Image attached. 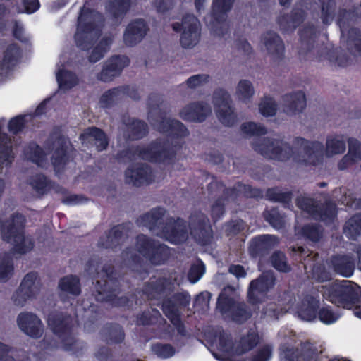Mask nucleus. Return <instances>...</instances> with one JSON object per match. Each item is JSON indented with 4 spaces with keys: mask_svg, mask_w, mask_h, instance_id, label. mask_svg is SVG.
I'll return each mask as SVG.
<instances>
[{
    "mask_svg": "<svg viewBox=\"0 0 361 361\" xmlns=\"http://www.w3.org/2000/svg\"><path fill=\"white\" fill-rule=\"evenodd\" d=\"M252 147L266 158L285 161L293 157L305 166H316L323 159V144L319 141H309L301 137L293 140V147L282 140L257 137L252 142Z\"/></svg>",
    "mask_w": 361,
    "mask_h": 361,
    "instance_id": "obj_1",
    "label": "nucleus"
},
{
    "mask_svg": "<svg viewBox=\"0 0 361 361\" xmlns=\"http://www.w3.org/2000/svg\"><path fill=\"white\" fill-rule=\"evenodd\" d=\"M85 270L96 279L94 296L98 302H110L116 305L128 303L127 297L117 298L118 282L114 265L111 263L102 265L99 257H92L87 262Z\"/></svg>",
    "mask_w": 361,
    "mask_h": 361,
    "instance_id": "obj_2",
    "label": "nucleus"
},
{
    "mask_svg": "<svg viewBox=\"0 0 361 361\" xmlns=\"http://www.w3.org/2000/svg\"><path fill=\"white\" fill-rule=\"evenodd\" d=\"M323 298L335 306L353 310L354 314L361 319V287L348 281H335L322 287Z\"/></svg>",
    "mask_w": 361,
    "mask_h": 361,
    "instance_id": "obj_3",
    "label": "nucleus"
},
{
    "mask_svg": "<svg viewBox=\"0 0 361 361\" xmlns=\"http://www.w3.org/2000/svg\"><path fill=\"white\" fill-rule=\"evenodd\" d=\"M102 16L93 10L81 9L78 18V27L75 34L76 44L82 50L90 49L102 34Z\"/></svg>",
    "mask_w": 361,
    "mask_h": 361,
    "instance_id": "obj_4",
    "label": "nucleus"
},
{
    "mask_svg": "<svg viewBox=\"0 0 361 361\" xmlns=\"http://www.w3.org/2000/svg\"><path fill=\"white\" fill-rule=\"evenodd\" d=\"M180 148L169 137H157L145 147L137 145V156L152 164L168 165L174 162Z\"/></svg>",
    "mask_w": 361,
    "mask_h": 361,
    "instance_id": "obj_5",
    "label": "nucleus"
},
{
    "mask_svg": "<svg viewBox=\"0 0 361 361\" xmlns=\"http://www.w3.org/2000/svg\"><path fill=\"white\" fill-rule=\"evenodd\" d=\"M161 102L157 94L152 93L149 96V114L154 125L161 133L166 134L173 138H183L189 135V130L180 121L166 118V113L160 110Z\"/></svg>",
    "mask_w": 361,
    "mask_h": 361,
    "instance_id": "obj_6",
    "label": "nucleus"
},
{
    "mask_svg": "<svg viewBox=\"0 0 361 361\" xmlns=\"http://www.w3.org/2000/svg\"><path fill=\"white\" fill-rule=\"evenodd\" d=\"M25 217L20 214H14L11 222L2 230L3 240L13 245L16 252L23 255L30 251L34 243L30 237L24 235Z\"/></svg>",
    "mask_w": 361,
    "mask_h": 361,
    "instance_id": "obj_7",
    "label": "nucleus"
},
{
    "mask_svg": "<svg viewBox=\"0 0 361 361\" xmlns=\"http://www.w3.org/2000/svg\"><path fill=\"white\" fill-rule=\"evenodd\" d=\"M190 295L188 292H178L171 297L165 298L161 302V310L176 329L178 335L186 336L187 330L181 319L180 308L186 307L190 305Z\"/></svg>",
    "mask_w": 361,
    "mask_h": 361,
    "instance_id": "obj_8",
    "label": "nucleus"
},
{
    "mask_svg": "<svg viewBox=\"0 0 361 361\" xmlns=\"http://www.w3.org/2000/svg\"><path fill=\"white\" fill-rule=\"evenodd\" d=\"M357 18V13L355 9H340L337 24L341 34L347 32L346 47L348 52L354 56H361V30L356 27H350Z\"/></svg>",
    "mask_w": 361,
    "mask_h": 361,
    "instance_id": "obj_9",
    "label": "nucleus"
},
{
    "mask_svg": "<svg viewBox=\"0 0 361 361\" xmlns=\"http://www.w3.org/2000/svg\"><path fill=\"white\" fill-rule=\"evenodd\" d=\"M137 252L152 265H162L170 259L169 246L146 235H137Z\"/></svg>",
    "mask_w": 361,
    "mask_h": 361,
    "instance_id": "obj_10",
    "label": "nucleus"
},
{
    "mask_svg": "<svg viewBox=\"0 0 361 361\" xmlns=\"http://www.w3.org/2000/svg\"><path fill=\"white\" fill-rule=\"evenodd\" d=\"M216 305L222 314L228 315L238 324H244L252 316L251 308L244 301H236L224 293L219 294Z\"/></svg>",
    "mask_w": 361,
    "mask_h": 361,
    "instance_id": "obj_11",
    "label": "nucleus"
},
{
    "mask_svg": "<svg viewBox=\"0 0 361 361\" xmlns=\"http://www.w3.org/2000/svg\"><path fill=\"white\" fill-rule=\"evenodd\" d=\"M190 235L201 246L209 245L214 238L212 226L208 216L200 211H195L189 216Z\"/></svg>",
    "mask_w": 361,
    "mask_h": 361,
    "instance_id": "obj_12",
    "label": "nucleus"
},
{
    "mask_svg": "<svg viewBox=\"0 0 361 361\" xmlns=\"http://www.w3.org/2000/svg\"><path fill=\"white\" fill-rule=\"evenodd\" d=\"M213 102L219 121L225 126H233L238 118L231 106V99L229 93L222 88L216 89L213 94Z\"/></svg>",
    "mask_w": 361,
    "mask_h": 361,
    "instance_id": "obj_13",
    "label": "nucleus"
},
{
    "mask_svg": "<svg viewBox=\"0 0 361 361\" xmlns=\"http://www.w3.org/2000/svg\"><path fill=\"white\" fill-rule=\"evenodd\" d=\"M279 350L282 361H319L318 348L308 341L302 343L300 349L283 344Z\"/></svg>",
    "mask_w": 361,
    "mask_h": 361,
    "instance_id": "obj_14",
    "label": "nucleus"
},
{
    "mask_svg": "<svg viewBox=\"0 0 361 361\" xmlns=\"http://www.w3.org/2000/svg\"><path fill=\"white\" fill-rule=\"evenodd\" d=\"M161 236L173 245L185 243L188 238L186 221L180 217H169L161 227Z\"/></svg>",
    "mask_w": 361,
    "mask_h": 361,
    "instance_id": "obj_15",
    "label": "nucleus"
},
{
    "mask_svg": "<svg viewBox=\"0 0 361 361\" xmlns=\"http://www.w3.org/2000/svg\"><path fill=\"white\" fill-rule=\"evenodd\" d=\"M133 228V224L130 222L114 226L99 238L97 246L104 249L116 248L129 237Z\"/></svg>",
    "mask_w": 361,
    "mask_h": 361,
    "instance_id": "obj_16",
    "label": "nucleus"
},
{
    "mask_svg": "<svg viewBox=\"0 0 361 361\" xmlns=\"http://www.w3.org/2000/svg\"><path fill=\"white\" fill-rule=\"evenodd\" d=\"M274 284L275 278L270 273H263L258 278L252 280L247 289V300L248 303L252 305L261 303Z\"/></svg>",
    "mask_w": 361,
    "mask_h": 361,
    "instance_id": "obj_17",
    "label": "nucleus"
},
{
    "mask_svg": "<svg viewBox=\"0 0 361 361\" xmlns=\"http://www.w3.org/2000/svg\"><path fill=\"white\" fill-rule=\"evenodd\" d=\"M129 62L126 56L115 55L110 57L104 63L101 71L97 75V79L104 82H111L121 74Z\"/></svg>",
    "mask_w": 361,
    "mask_h": 361,
    "instance_id": "obj_18",
    "label": "nucleus"
},
{
    "mask_svg": "<svg viewBox=\"0 0 361 361\" xmlns=\"http://www.w3.org/2000/svg\"><path fill=\"white\" fill-rule=\"evenodd\" d=\"M173 288V283L171 279L166 277L151 278L145 283L143 293L149 300H159L164 295L170 293Z\"/></svg>",
    "mask_w": 361,
    "mask_h": 361,
    "instance_id": "obj_19",
    "label": "nucleus"
},
{
    "mask_svg": "<svg viewBox=\"0 0 361 361\" xmlns=\"http://www.w3.org/2000/svg\"><path fill=\"white\" fill-rule=\"evenodd\" d=\"M210 106L204 102H194L184 106L180 111V118L188 122L202 123L211 114Z\"/></svg>",
    "mask_w": 361,
    "mask_h": 361,
    "instance_id": "obj_20",
    "label": "nucleus"
},
{
    "mask_svg": "<svg viewBox=\"0 0 361 361\" xmlns=\"http://www.w3.org/2000/svg\"><path fill=\"white\" fill-rule=\"evenodd\" d=\"M275 243L274 235L268 234L257 235L250 242L249 254L252 258H264L270 253Z\"/></svg>",
    "mask_w": 361,
    "mask_h": 361,
    "instance_id": "obj_21",
    "label": "nucleus"
},
{
    "mask_svg": "<svg viewBox=\"0 0 361 361\" xmlns=\"http://www.w3.org/2000/svg\"><path fill=\"white\" fill-rule=\"evenodd\" d=\"M184 23L186 25V29L181 33L180 42L183 48H192L200 40L198 20L193 14L187 13L184 16Z\"/></svg>",
    "mask_w": 361,
    "mask_h": 361,
    "instance_id": "obj_22",
    "label": "nucleus"
},
{
    "mask_svg": "<svg viewBox=\"0 0 361 361\" xmlns=\"http://www.w3.org/2000/svg\"><path fill=\"white\" fill-rule=\"evenodd\" d=\"M19 328L32 338H39L43 332V325L39 318L32 312H22L17 317Z\"/></svg>",
    "mask_w": 361,
    "mask_h": 361,
    "instance_id": "obj_23",
    "label": "nucleus"
},
{
    "mask_svg": "<svg viewBox=\"0 0 361 361\" xmlns=\"http://www.w3.org/2000/svg\"><path fill=\"white\" fill-rule=\"evenodd\" d=\"M54 150L51 157V162L55 171L59 172L70 161L68 153V142L63 136H57L52 143Z\"/></svg>",
    "mask_w": 361,
    "mask_h": 361,
    "instance_id": "obj_24",
    "label": "nucleus"
},
{
    "mask_svg": "<svg viewBox=\"0 0 361 361\" xmlns=\"http://www.w3.org/2000/svg\"><path fill=\"white\" fill-rule=\"evenodd\" d=\"M115 158L120 164H128L124 173L125 183L133 186L135 185V149L133 145H128V148L118 152Z\"/></svg>",
    "mask_w": 361,
    "mask_h": 361,
    "instance_id": "obj_25",
    "label": "nucleus"
},
{
    "mask_svg": "<svg viewBox=\"0 0 361 361\" xmlns=\"http://www.w3.org/2000/svg\"><path fill=\"white\" fill-rule=\"evenodd\" d=\"M80 138L82 143L95 147L98 152L106 149L109 145V140L106 133L97 127H90L85 129Z\"/></svg>",
    "mask_w": 361,
    "mask_h": 361,
    "instance_id": "obj_26",
    "label": "nucleus"
},
{
    "mask_svg": "<svg viewBox=\"0 0 361 361\" xmlns=\"http://www.w3.org/2000/svg\"><path fill=\"white\" fill-rule=\"evenodd\" d=\"M262 40L273 60L280 61L283 59L285 46L281 37L277 33L268 31L262 36Z\"/></svg>",
    "mask_w": 361,
    "mask_h": 361,
    "instance_id": "obj_27",
    "label": "nucleus"
},
{
    "mask_svg": "<svg viewBox=\"0 0 361 361\" xmlns=\"http://www.w3.org/2000/svg\"><path fill=\"white\" fill-rule=\"evenodd\" d=\"M300 47L299 54L310 59V54L313 52L317 38V27L312 24H307L299 30Z\"/></svg>",
    "mask_w": 361,
    "mask_h": 361,
    "instance_id": "obj_28",
    "label": "nucleus"
},
{
    "mask_svg": "<svg viewBox=\"0 0 361 361\" xmlns=\"http://www.w3.org/2000/svg\"><path fill=\"white\" fill-rule=\"evenodd\" d=\"M319 300L311 295H306L298 305L297 313L303 321L314 322L317 318Z\"/></svg>",
    "mask_w": 361,
    "mask_h": 361,
    "instance_id": "obj_29",
    "label": "nucleus"
},
{
    "mask_svg": "<svg viewBox=\"0 0 361 361\" xmlns=\"http://www.w3.org/2000/svg\"><path fill=\"white\" fill-rule=\"evenodd\" d=\"M283 111L286 114L295 115L306 107V97L302 91L286 94L282 97Z\"/></svg>",
    "mask_w": 361,
    "mask_h": 361,
    "instance_id": "obj_30",
    "label": "nucleus"
},
{
    "mask_svg": "<svg viewBox=\"0 0 361 361\" xmlns=\"http://www.w3.org/2000/svg\"><path fill=\"white\" fill-rule=\"evenodd\" d=\"M318 56L316 59L318 61L327 59L331 63H335L340 67H346L350 65V57L346 53H342L341 47L328 49L322 47L317 50Z\"/></svg>",
    "mask_w": 361,
    "mask_h": 361,
    "instance_id": "obj_31",
    "label": "nucleus"
},
{
    "mask_svg": "<svg viewBox=\"0 0 361 361\" xmlns=\"http://www.w3.org/2000/svg\"><path fill=\"white\" fill-rule=\"evenodd\" d=\"M331 264L337 274L344 277H350L355 270V263L353 259L348 255H334L331 258Z\"/></svg>",
    "mask_w": 361,
    "mask_h": 361,
    "instance_id": "obj_32",
    "label": "nucleus"
},
{
    "mask_svg": "<svg viewBox=\"0 0 361 361\" xmlns=\"http://www.w3.org/2000/svg\"><path fill=\"white\" fill-rule=\"evenodd\" d=\"M338 215L336 204L332 200H326L322 204H318L314 220L320 221L326 224L334 221Z\"/></svg>",
    "mask_w": 361,
    "mask_h": 361,
    "instance_id": "obj_33",
    "label": "nucleus"
},
{
    "mask_svg": "<svg viewBox=\"0 0 361 361\" xmlns=\"http://www.w3.org/2000/svg\"><path fill=\"white\" fill-rule=\"evenodd\" d=\"M71 323V316L63 313L52 314L49 317V324L59 336H62V334H66L70 331Z\"/></svg>",
    "mask_w": 361,
    "mask_h": 361,
    "instance_id": "obj_34",
    "label": "nucleus"
},
{
    "mask_svg": "<svg viewBox=\"0 0 361 361\" xmlns=\"http://www.w3.org/2000/svg\"><path fill=\"white\" fill-rule=\"evenodd\" d=\"M305 11L303 9L294 8L290 13H286L279 17L278 23L283 29H295L302 23L305 18Z\"/></svg>",
    "mask_w": 361,
    "mask_h": 361,
    "instance_id": "obj_35",
    "label": "nucleus"
},
{
    "mask_svg": "<svg viewBox=\"0 0 361 361\" xmlns=\"http://www.w3.org/2000/svg\"><path fill=\"white\" fill-rule=\"evenodd\" d=\"M165 209L157 207L151 209L149 212L145 213L140 216L142 222L149 227L150 230H158L161 231V227L165 221L163 218L165 214Z\"/></svg>",
    "mask_w": 361,
    "mask_h": 361,
    "instance_id": "obj_36",
    "label": "nucleus"
},
{
    "mask_svg": "<svg viewBox=\"0 0 361 361\" xmlns=\"http://www.w3.org/2000/svg\"><path fill=\"white\" fill-rule=\"evenodd\" d=\"M126 92L123 86L116 87L105 91L99 98V104L102 108H111L122 99Z\"/></svg>",
    "mask_w": 361,
    "mask_h": 361,
    "instance_id": "obj_37",
    "label": "nucleus"
},
{
    "mask_svg": "<svg viewBox=\"0 0 361 361\" xmlns=\"http://www.w3.org/2000/svg\"><path fill=\"white\" fill-rule=\"evenodd\" d=\"M58 287L60 290V295L64 294L78 296L81 292L80 279L74 275L61 278L59 281Z\"/></svg>",
    "mask_w": 361,
    "mask_h": 361,
    "instance_id": "obj_38",
    "label": "nucleus"
},
{
    "mask_svg": "<svg viewBox=\"0 0 361 361\" xmlns=\"http://www.w3.org/2000/svg\"><path fill=\"white\" fill-rule=\"evenodd\" d=\"M345 235L351 240H357L361 236V213L350 216L343 228Z\"/></svg>",
    "mask_w": 361,
    "mask_h": 361,
    "instance_id": "obj_39",
    "label": "nucleus"
},
{
    "mask_svg": "<svg viewBox=\"0 0 361 361\" xmlns=\"http://www.w3.org/2000/svg\"><path fill=\"white\" fill-rule=\"evenodd\" d=\"M214 189L221 190L223 189L222 196L224 200V202H228L229 200H232L233 202H235L239 197L240 194L241 193L239 188L237 187L236 184L232 188H226L224 183L222 181H212L207 185V190L209 191V195H212L213 190Z\"/></svg>",
    "mask_w": 361,
    "mask_h": 361,
    "instance_id": "obj_40",
    "label": "nucleus"
},
{
    "mask_svg": "<svg viewBox=\"0 0 361 361\" xmlns=\"http://www.w3.org/2000/svg\"><path fill=\"white\" fill-rule=\"evenodd\" d=\"M19 288L35 298L40 290V283L37 274L33 271L27 274Z\"/></svg>",
    "mask_w": 361,
    "mask_h": 361,
    "instance_id": "obj_41",
    "label": "nucleus"
},
{
    "mask_svg": "<svg viewBox=\"0 0 361 361\" xmlns=\"http://www.w3.org/2000/svg\"><path fill=\"white\" fill-rule=\"evenodd\" d=\"M235 0H213L212 5V16L218 22L223 21L233 8Z\"/></svg>",
    "mask_w": 361,
    "mask_h": 361,
    "instance_id": "obj_42",
    "label": "nucleus"
},
{
    "mask_svg": "<svg viewBox=\"0 0 361 361\" xmlns=\"http://www.w3.org/2000/svg\"><path fill=\"white\" fill-rule=\"evenodd\" d=\"M120 129L126 145H130L135 137V118L127 114H123Z\"/></svg>",
    "mask_w": 361,
    "mask_h": 361,
    "instance_id": "obj_43",
    "label": "nucleus"
},
{
    "mask_svg": "<svg viewBox=\"0 0 361 361\" xmlns=\"http://www.w3.org/2000/svg\"><path fill=\"white\" fill-rule=\"evenodd\" d=\"M346 149L345 141L343 135L327 136L326 153L328 156L343 154Z\"/></svg>",
    "mask_w": 361,
    "mask_h": 361,
    "instance_id": "obj_44",
    "label": "nucleus"
},
{
    "mask_svg": "<svg viewBox=\"0 0 361 361\" xmlns=\"http://www.w3.org/2000/svg\"><path fill=\"white\" fill-rule=\"evenodd\" d=\"M56 80L59 89L66 91L78 83V77L75 73L67 70H60L56 73Z\"/></svg>",
    "mask_w": 361,
    "mask_h": 361,
    "instance_id": "obj_45",
    "label": "nucleus"
},
{
    "mask_svg": "<svg viewBox=\"0 0 361 361\" xmlns=\"http://www.w3.org/2000/svg\"><path fill=\"white\" fill-rule=\"evenodd\" d=\"M270 261L272 267L279 272L289 273L292 270L286 255L282 251H274L270 257Z\"/></svg>",
    "mask_w": 361,
    "mask_h": 361,
    "instance_id": "obj_46",
    "label": "nucleus"
},
{
    "mask_svg": "<svg viewBox=\"0 0 361 361\" xmlns=\"http://www.w3.org/2000/svg\"><path fill=\"white\" fill-rule=\"evenodd\" d=\"M262 216L264 220L276 229H281L285 226L284 216L277 207L265 209Z\"/></svg>",
    "mask_w": 361,
    "mask_h": 361,
    "instance_id": "obj_47",
    "label": "nucleus"
},
{
    "mask_svg": "<svg viewBox=\"0 0 361 361\" xmlns=\"http://www.w3.org/2000/svg\"><path fill=\"white\" fill-rule=\"evenodd\" d=\"M336 2L335 0L321 1V19L324 25H330L336 15Z\"/></svg>",
    "mask_w": 361,
    "mask_h": 361,
    "instance_id": "obj_48",
    "label": "nucleus"
},
{
    "mask_svg": "<svg viewBox=\"0 0 361 361\" xmlns=\"http://www.w3.org/2000/svg\"><path fill=\"white\" fill-rule=\"evenodd\" d=\"M20 56V50L16 44L9 45L4 52V59L1 65V70H10L17 63Z\"/></svg>",
    "mask_w": 361,
    "mask_h": 361,
    "instance_id": "obj_49",
    "label": "nucleus"
},
{
    "mask_svg": "<svg viewBox=\"0 0 361 361\" xmlns=\"http://www.w3.org/2000/svg\"><path fill=\"white\" fill-rule=\"evenodd\" d=\"M266 199L283 204H289L291 202L293 192L291 191L281 192L278 188H268L265 193Z\"/></svg>",
    "mask_w": 361,
    "mask_h": 361,
    "instance_id": "obj_50",
    "label": "nucleus"
},
{
    "mask_svg": "<svg viewBox=\"0 0 361 361\" xmlns=\"http://www.w3.org/2000/svg\"><path fill=\"white\" fill-rule=\"evenodd\" d=\"M111 37L103 38L100 42L93 49L91 54L88 56V61L92 63H96L104 56L108 51L109 45L112 43Z\"/></svg>",
    "mask_w": 361,
    "mask_h": 361,
    "instance_id": "obj_51",
    "label": "nucleus"
},
{
    "mask_svg": "<svg viewBox=\"0 0 361 361\" xmlns=\"http://www.w3.org/2000/svg\"><path fill=\"white\" fill-rule=\"evenodd\" d=\"M107 343H120L124 338L122 327L118 324H111L105 326L102 331Z\"/></svg>",
    "mask_w": 361,
    "mask_h": 361,
    "instance_id": "obj_52",
    "label": "nucleus"
},
{
    "mask_svg": "<svg viewBox=\"0 0 361 361\" xmlns=\"http://www.w3.org/2000/svg\"><path fill=\"white\" fill-rule=\"evenodd\" d=\"M319 202L313 198L301 197L296 199V206L313 219L315 218Z\"/></svg>",
    "mask_w": 361,
    "mask_h": 361,
    "instance_id": "obj_53",
    "label": "nucleus"
},
{
    "mask_svg": "<svg viewBox=\"0 0 361 361\" xmlns=\"http://www.w3.org/2000/svg\"><path fill=\"white\" fill-rule=\"evenodd\" d=\"M319 202L313 198L301 197L296 199V206L313 219L315 218Z\"/></svg>",
    "mask_w": 361,
    "mask_h": 361,
    "instance_id": "obj_54",
    "label": "nucleus"
},
{
    "mask_svg": "<svg viewBox=\"0 0 361 361\" xmlns=\"http://www.w3.org/2000/svg\"><path fill=\"white\" fill-rule=\"evenodd\" d=\"M129 6V0H110L106 8L111 15L118 18L125 14Z\"/></svg>",
    "mask_w": 361,
    "mask_h": 361,
    "instance_id": "obj_55",
    "label": "nucleus"
},
{
    "mask_svg": "<svg viewBox=\"0 0 361 361\" xmlns=\"http://www.w3.org/2000/svg\"><path fill=\"white\" fill-rule=\"evenodd\" d=\"M322 229L320 226L314 224H305L301 228V235L312 242L317 243L322 237Z\"/></svg>",
    "mask_w": 361,
    "mask_h": 361,
    "instance_id": "obj_56",
    "label": "nucleus"
},
{
    "mask_svg": "<svg viewBox=\"0 0 361 361\" xmlns=\"http://www.w3.org/2000/svg\"><path fill=\"white\" fill-rule=\"evenodd\" d=\"M339 315L334 311L330 305L319 306L317 318L322 323L329 325L335 323Z\"/></svg>",
    "mask_w": 361,
    "mask_h": 361,
    "instance_id": "obj_57",
    "label": "nucleus"
},
{
    "mask_svg": "<svg viewBox=\"0 0 361 361\" xmlns=\"http://www.w3.org/2000/svg\"><path fill=\"white\" fill-rule=\"evenodd\" d=\"M258 343V334L256 333H248L247 336L241 339L240 347H237L236 353L239 355L245 353L256 347Z\"/></svg>",
    "mask_w": 361,
    "mask_h": 361,
    "instance_id": "obj_58",
    "label": "nucleus"
},
{
    "mask_svg": "<svg viewBox=\"0 0 361 361\" xmlns=\"http://www.w3.org/2000/svg\"><path fill=\"white\" fill-rule=\"evenodd\" d=\"M245 228V223L240 219L231 220L224 224L225 234L228 237L235 236L243 231Z\"/></svg>",
    "mask_w": 361,
    "mask_h": 361,
    "instance_id": "obj_59",
    "label": "nucleus"
},
{
    "mask_svg": "<svg viewBox=\"0 0 361 361\" xmlns=\"http://www.w3.org/2000/svg\"><path fill=\"white\" fill-rule=\"evenodd\" d=\"M240 129L243 134L250 136H260L267 133V130L264 126L251 121L243 123Z\"/></svg>",
    "mask_w": 361,
    "mask_h": 361,
    "instance_id": "obj_60",
    "label": "nucleus"
},
{
    "mask_svg": "<svg viewBox=\"0 0 361 361\" xmlns=\"http://www.w3.org/2000/svg\"><path fill=\"white\" fill-rule=\"evenodd\" d=\"M152 350L159 357L167 359L173 357L176 350L173 345L169 343H156L152 345Z\"/></svg>",
    "mask_w": 361,
    "mask_h": 361,
    "instance_id": "obj_61",
    "label": "nucleus"
},
{
    "mask_svg": "<svg viewBox=\"0 0 361 361\" xmlns=\"http://www.w3.org/2000/svg\"><path fill=\"white\" fill-rule=\"evenodd\" d=\"M13 269L11 254L5 252L0 255V279L8 277Z\"/></svg>",
    "mask_w": 361,
    "mask_h": 361,
    "instance_id": "obj_62",
    "label": "nucleus"
},
{
    "mask_svg": "<svg viewBox=\"0 0 361 361\" xmlns=\"http://www.w3.org/2000/svg\"><path fill=\"white\" fill-rule=\"evenodd\" d=\"M154 180L153 173L148 166H142L137 164V187L139 184L149 185Z\"/></svg>",
    "mask_w": 361,
    "mask_h": 361,
    "instance_id": "obj_63",
    "label": "nucleus"
},
{
    "mask_svg": "<svg viewBox=\"0 0 361 361\" xmlns=\"http://www.w3.org/2000/svg\"><path fill=\"white\" fill-rule=\"evenodd\" d=\"M237 94L243 101L250 99L254 94V88L251 82L247 80H241L237 87Z\"/></svg>",
    "mask_w": 361,
    "mask_h": 361,
    "instance_id": "obj_64",
    "label": "nucleus"
}]
</instances>
